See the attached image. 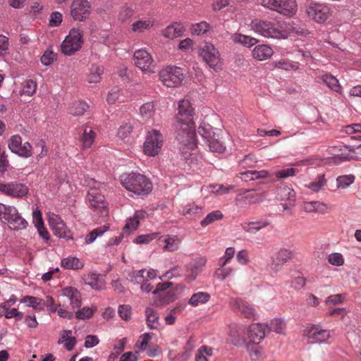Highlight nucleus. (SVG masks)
I'll use <instances>...</instances> for the list:
<instances>
[{"label": "nucleus", "instance_id": "1", "mask_svg": "<svg viewBox=\"0 0 361 361\" xmlns=\"http://www.w3.org/2000/svg\"><path fill=\"white\" fill-rule=\"evenodd\" d=\"M193 115L191 102L187 99L180 100L173 126L180 154L185 158L197 156L198 152Z\"/></svg>", "mask_w": 361, "mask_h": 361}, {"label": "nucleus", "instance_id": "2", "mask_svg": "<svg viewBox=\"0 0 361 361\" xmlns=\"http://www.w3.org/2000/svg\"><path fill=\"white\" fill-rule=\"evenodd\" d=\"M121 184L128 191L139 196H145L152 190V183L145 175L139 173L124 174L121 176Z\"/></svg>", "mask_w": 361, "mask_h": 361}, {"label": "nucleus", "instance_id": "3", "mask_svg": "<svg viewBox=\"0 0 361 361\" xmlns=\"http://www.w3.org/2000/svg\"><path fill=\"white\" fill-rule=\"evenodd\" d=\"M252 29L257 33L265 37L285 39L288 37L287 32L281 27L271 22L255 19L251 23Z\"/></svg>", "mask_w": 361, "mask_h": 361}, {"label": "nucleus", "instance_id": "4", "mask_svg": "<svg viewBox=\"0 0 361 361\" xmlns=\"http://www.w3.org/2000/svg\"><path fill=\"white\" fill-rule=\"evenodd\" d=\"M159 79L167 87H180L185 78V73L183 68L176 66H167L159 73Z\"/></svg>", "mask_w": 361, "mask_h": 361}, {"label": "nucleus", "instance_id": "5", "mask_svg": "<svg viewBox=\"0 0 361 361\" xmlns=\"http://www.w3.org/2000/svg\"><path fill=\"white\" fill-rule=\"evenodd\" d=\"M82 43V32L79 29L73 28L62 42L61 51L65 55H73L81 48Z\"/></svg>", "mask_w": 361, "mask_h": 361}, {"label": "nucleus", "instance_id": "6", "mask_svg": "<svg viewBox=\"0 0 361 361\" xmlns=\"http://www.w3.org/2000/svg\"><path fill=\"white\" fill-rule=\"evenodd\" d=\"M163 142L164 136L159 131H149L143 145L144 154L148 157H155L162 147Z\"/></svg>", "mask_w": 361, "mask_h": 361}, {"label": "nucleus", "instance_id": "7", "mask_svg": "<svg viewBox=\"0 0 361 361\" xmlns=\"http://www.w3.org/2000/svg\"><path fill=\"white\" fill-rule=\"evenodd\" d=\"M305 13L310 18L319 23L325 22L331 16L329 6L317 2L310 3L306 6Z\"/></svg>", "mask_w": 361, "mask_h": 361}, {"label": "nucleus", "instance_id": "8", "mask_svg": "<svg viewBox=\"0 0 361 361\" xmlns=\"http://www.w3.org/2000/svg\"><path fill=\"white\" fill-rule=\"evenodd\" d=\"M135 66L145 73H153L156 63L152 55L145 49H138L133 55Z\"/></svg>", "mask_w": 361, "mask_h": 361}, {"label": "nucleus", "instance_id": "9", "mask_svg": "<svg viewBox=\"0 0 361 361\" xmlns=\"http://www.w3.org/2000/svg\"><path fill=\"white\" fill-rule=\"evenodd\" d=\"M230 305L233 310L241 317L250 319H257V311L253 305L240 298H232Z\"/></svg>", "mask_w": 361, "mask_h": 361}, {"label": "nucleus", "instance_id": "10", "mask_svg": "<svg viewBox=\"0 0 361 361\" xmlns=\"http://www.w3.org/2000/svg\"><path fill=\"white\" fill-rule=\"evenodd\" d=\"M91 13V4L88 0H73L70 14L75 20L84 21Z\"/></svg>", "mask_w": 361, "mask_h": 361}, {"label": "nucleus", "instance_id": "11", "mask_svg": "<svg viewBox=\"0 0 361 361\" xmlns=\"http://www.w3.org/2000/svg\"><path fill=\"white\" fill-rule=\"evenodd\" d=\"M200 55L211 68H219L221 63L220 54L212 43H204L200 48Z\"/></svg>", "mask_w": 361, "mask_h": 361}, {"label": "nucleus", "instance_id": "12", "mask_svg": "<svg viewBox=\"0 0 361 361\" xmlns=\"http://www.w3.org/2000/svg\"><path fill=\"white\" fill-rule=\"evenodd\" d=\"M87 200L90 207L97 212V215L101 216L108 215L107 204L104 196L99 193L97 190L91 189L88 192Z\"/></svg>", "mask_w": 361, "mask_h": 361}, {"label": "nucleus", "instance_id": "13", "mask_svg": "<svg viewBox=\"0 0 361 361\" xmlns=\"http://www.w3.org/2000/svg\"><path fill=\"white\" fill-rule=\"evenodd\" d=\"M8 146L12 152L16 154L23 157H32V147L28 142L22 143V138L19 135H12L8 140Z\"/></svg>", "mask_w": 361, "mask_h": 361}, {"label": "nucleus", "instance_id": "14", "mask_svg": "<svg viewBox=\"0 0 361 361\" xmlns=\"http://www.w3.org/2000/svg\"><path fill=\"white\" fill-rule=\"evenodd\" d=\"M0 192L14 198H22L27 196L29 189L25 185L18 182L0 183Z\"/></svg>", "mask_w": 361, "mask_h": 361}, {"label": "nucleus", "instance_id": "15", "mask_svg": "<svg viewBox=\"0 0 361 361\" xmlns=\"http://www.w3.org/2000/svg\"><path fill=\"white\" fill-rule=\"evenodd\" d=\"M49 223L55 235L66 240L72 239L70 230L59 216L52 214L49 217Z\"/></svg>", "mask_w": 361, "mask_h": 361}, {"label": "nucleus", "instance_id": "16", "mask_svg": "<svg viewBox=\"0 0 361 361\" xmlns=\"http://www.w3.org/2000/svg\"><path fill=\"white\" fill-rule=\"evenodd\" d=\"M207 259L204 257L196 258L185 266V280L187 283L194 281L202 271Z\"/></svg>", "mask_w": 361, "mask_h": 361}, {"label": "nucleus", "instance_id": "17", "mask_svg": "<svg viewBox=\"0 0 361 361\" xmlns=\"http://www.w3.org/2000/svg\"><path fill=\"white\" fill-rule=\"evenodd\" d=\"M305 336L312 343H321L326 342L330 337L329 330L322 329L319 326L312 325L307 327L304 332Z\"/></svg>", "mask_w": 361, "mask_h": 361}, {"label": "nucleus", "instance_id": "18", "mask_svg": "<svg viewBox=\"0 0 361 361\" xmlns=\"http://www.w3.org/2000/svg\"><path fill=\"white\" fill-rule=\"evenodd\" d=\"M267 333H269L268 325L265 324H252L248 331L250 343H259Z\"/></svg>", "mask_w": 361, "mask_h": 361}, {"label": "nucleus", "instance_id": "19", "mask_svg": "<svg viewBox=\"0 0 361 361\" xmlns=\"http://www.w3.org/2000/svg\"><path fill=\"white\" fill-rule=\"evenodd\" d=\"M62 295L68 298L70 305L73 309L79 308L81 306V294L80 291L74 287L67 286L62 289Z\"/></svg>", "mask_w": 361, "mask_h": 361}, {"label": "nucleus", "instance_id": "20", "mask_svg": "<svg viewBox=\"0 0 361 361\" xmlns=\"http://www.w3.org/2000/svg\"><path fill=\"white\" fill-rule=\"evenodd\" d=\"M275 11L287 16H293L297 11L295 0H278Z\"/></svg>", "mask_w": 361, "mask_h": 361}, {"label": "nucleus", "instance_id": "21", "mask_svg": "<svg viewBox=\"0 0 361 361\" xmlns=\"http://www.w3.org/2000/svg\"><path fill=\"white\" fill-rule=\"evenodd\" d=\"M270 222L265 219L254 221H244L241 224L242 229L248 233H256L262 228L267 227Z\"/></svg>", "mask_w": 361, "mask_h": 361}, {"label": "nucleus", "instance_id": "22", "mask_svg": "<svg viewBox=\"0 0 361 361\" xmlns=\"http://www.w3.org/2000/svg\"><path fill=\"white\" fill-rule=\"evenodd\" d=\"M82 135L80 136L79 141L84 148H89L93 144L96 133L92 128L85 125L81 128Z\"/></svg>", "mask_w": 361, "mask_h": 361}, {"label": "nucleus", "instance_id": "23", "mask_svg": "<svg viewBox=\"0 0 361 361\" xmlns=\"http://www.w3.org/2000/svg\"><path fill=\"white\" fill-rule=\"evenodd\" d=\"M252 53L254 59L261 61L269 59L273 55L274 51L269 45L259 44L253 49Z\"/></svg>", "mask_w": 361, "mask_h": 361}, {"label": "nucleus", "instance_id": "24", "mask_svg": "<svg viewBox=\"0 0 361 361\" xmlns=\"http://www.w3.org/2000/svg\"><path fill=\"white\" fill-rule=\"evenodd\" d=\"M85 283L95 290H101L104 288L105 283L99 274L94 272H89L84 275Z\"/></svg>", "mask_w": 361, "mask_h": 361}, {"label": "nucleus", "instance_id": "25", "mask_svg": "<svg viewBox=\"0 0 361 361\" xmlns=\"http://www.w3.org/2000/svg\"><path fill=\"white\" fill-rule=\"evenodd\" d=\"M273 174L270 172L262 170V171H257V170H247L243 172L240 173V178L245 180H253L258 178H272Z\"/></svg>", "mask_w": 361, "mask_h": 361}, {"label": "nucleus", "instance_id": "26", "mask_svg": "<svg viewBox=\"0 0 361 361\" xmlns=\"http://www.w3.org/2000/svg\"><path fill=\"white\" fill-rule=\"evenodd\" d=\"M8 228L13 231H18L25 229L27 226V221L18 212L6 224Z\"/></svg>", "mask_w": 361, "mask_h": 361}, {"label": "nucleus", "instance_id": "27", "mask_svg": "<svg viewBox=\"0 0 361 361\" xmlns=\"http://www.w3.org/2000/svg\"><path fill=\"white\" fill-rule=\"evenodd\" d=\"M58 343L63 344L66 350H72L76 344V338L72 336L71 330H63L60 333Z\"/></svg>", "mask_w": 361, "mask_h": 361}, {"label": "nucleus", "instance_id": "28", "mask_svg": "<svg viewBox=\"0 0 361 361\" xmlns=\"http://www.w3.org/2000/svg\"><path fill=\"white\" fill-rule=\"evenodd\" d=\"M185 31L183 25L180 23H175L166 27L163 31V35L169 39H173L180 37Z\"/></svg>", "mask_w": 361, "mask_h": 361}, {"label": "nucleus", "instance_id": "29", "mask_svg": "<svg viewBox=\"0 0 361 361\" xmlns=\"http://www.w3.org/2000/svg\"><path fill=\"white\" fill-rule=\"evenodd\" d=\"M18 212L14 206L0 203V221L3 224H6Z\"/></svg>", "mask_w": 361, "mask_h": 361}, {"label": "nucleus", "instance_id": "30", "mask_svg": "<svg viewBox=\"0 0 361 361\" xmlns=\"http://www.w3.org/2000/svg\"><path fill=\"white\" fill-rule=\"evenodd\" d=\"M104 73V68L102 66L93 64L89 70V73L87 75V81L89 83L99 82L102 79V75Z\"/></svg>", "mask_w": 361, "mask_h": 361}, {"label": "nucleus", "instance_id": "31", "mask_svg": "<svg viewBox=\"0 0 361 361\" xmlns=\"http://www.w3.org/2000/svg\"><path fill=\"white\" fill-rule=\"evenodd\" d=\"M162 241L165 243L163 250L166 252L176 251L180 244V240L177 235H166Z\"/></svg>", "mask_w": 361, "mask_h": 361}, {"label": "nucleus", "instance_id": "32", "mask_svg": "<svg viewBox=\"0 0 361 361\" xmlns=\"http://www.w3.org/2000/svg\"><path fill=\"white\" fill-rule=\"evenodd\" d=\"M231 39L234 43H238L247 47H250L258 42L257 39L240 33L232 35Z\"/></svg>", "mask_w": 361, "mask_h": 361}, {"label": "nucleus", "instance_id": "33", "mask_svg": "<svg viewBox=\"0 0 361 361\" xmlns=\"http://www.w3.org/2000/svg\"><path fill=\"white\" fill-rule=\"evenodd\" d=\"M302 209L307 212H319L325 213L327 210V206L326 204L319 201L306 202L303 203Z\"/></svg>", "mask_w": 361, "mask_h": 361}, {"label": "nucleus", "instance_id": "34", "mask_svg": "<svg viewBox=\"0 0 361 361\" xmlns=\"http://www.w3.org/2000/svg\"><path fill=\"white\" fill-rule=\"evenodd\" d=\"M61 266L67 269L78 270L83 267V263L76 257L69 256L61 260Z\"/></svg>", "mask_w": 361, "mask_h": 361}, {"label": "nucleus", "instance_id": "35", "mask_svg": "<svg viewBox=\"0 0 361 361\" xmlns=\"http://www.w3.org/2000/svg\"><path fill=\"white\" fill-rule=\"evenodd\" d=\"M21 303H27L28 307H32L34 310L41 311L45 306L44 300L41 298L26 295L23 297L21 300Z\"/></svg>", "mask_w": 361, "mask_h": 361}, {"label": "nucleus", "instance_id": "36", "mask_svg": "<svg viewBox=\"0 0 361 361\" xmlns=\"http://www.w3.org/2000/svg\"><path fill=\"white\" fill-rule=\"evenodd\" d=\"M154 25V20L151 18L139 20L131 25V31L133 32H142L150 29Z\"/></svg>", "mask_w": 361, "mask_h": 361}, {"label": "nucleus", "instance_id": "37", "mask_svg": "<svg viewBox=\"0 0 361 361\" xmlns=\"http://www.w3.org/2000/svg\"><path fill=\"white\" fill-rule=\"evenodd\" d=\"M321 78L323 82L325 83L329 89L336 92L341 93V87L336 77L331 74H325L323 75Z\"/></svg>", "mask_w": 361, "mask_h": 361}, {"label": "nucleus", "instance_id": "38", "mask_svg": "<svg viewBox=\"0 0 361 361\" xmlns=\"http://www.w3.org/2000/svg\"><path fill=\"white\" fill-rule=\"evenodd\" d=\"M264 197L262 193L257 192L253 190H247L244 193V198L249 204H259L263 201Z\"/></svg>", "mask_w": 361, "mask_h": 361}, {"label": "nucleus", "instance_id": "39", "mask_svg": "<svg viewBox=\"0 0 361 361\" xmlns=\"http://www.w3.org/2000/svg\"><path fill=\"white\" fill-rule=\"evenodd\" d=\"M210 295L206 292H198L192 295L189 300L191 306L196 307L200 304H204L209 301Z\"/></svg>", "mask_w": 361, "mask_h": 361}, {"label": "nucleus", "instance_id": "40", "mask_svg": "<svg viewBox=\"0 0 361 361\" xmlns=\"http://www.w3.org/2000/svg\"><path fill=\"white\" fill-rule=\"evenodd\" d=\"M89 108L87 103L82 101H76L69 107V113L74 116L82 115Z\"/></svg>", "mask_w": 361, "mask_h": 361}, {"label": "nucleus", "instance_id": "41", "mask_svg": "<svg viewBox=\"0 0 361 361\" xmlns=\"http://www.w3.org/2000/svg\"><path fill=\"white\" fill-rule=\"evenodd\" d=\"M292 257V252L290 250L287 249H281L276 255V257L274 259V264L276 267L283 264Z\"/></svg>", "mask_w": 361, "mask_h": 361}, {"label": "nucleus", "instance_id": "42", "mask_svg": "<svg viewBox=\"0 0 361 361\" xmlns=\"http://www.w3.org/2000/svg\"><path fill=\"white\" fill-rule=\"evenodd\" d=\"M147 324L150 329H157L159 324V316L151 307L146 308Z\"/></svg>", "mask_w": 361, "mask_h": 361}, {"label": "nucleus", "instance_id": "43", "mask_svg": "<svg viewBox=\"0 0 361 361\" xmlns=\"http://www.w3.org/2000/svg\"><path fill=\"white\" fill-rule=\"evenodd\" d=\"M247 351L252 361H257L262 355V350L259 343H249L246 345Z\"/></svg>", "mask_w": 361, "mask_h": 361}, {"label": "nucleus", "instance_id": "44", "mask_svg": "<svg viewBox=\"0 0 361 361\" xmlns=\"http://www.w3.org/2000/svg\"><path fill=\"white\" fill-rule=\"evenodd\" d=\"M286 328V325L281 319H274L268 325L269 332L272 331L279 334H284Z\"/></svg>", "mask_w": 361, "mask_h": 361}, {"label": "nucleus", "instance_id": "45", "mask_svg": "<svg viewBox=\"0 0 361 361\" xmlns=\"http://www.w3.org/2000/svg\"><path fill=\"white\" fill-rule=\"evenodd\" d=\"M106 100L109 104H114L116 102H123L126 100V96L124 95L123 91L118 89H113L108 94Z\"/></svg>", "mask_w": 361, "mask_h": 361}, {"label": "nucleus", "instance_id": "46", "mask_svg": "<svg viewBox=\"0 0 361 361\" xmlns=\"http://www.w3.org/2000/svg\"><path fill=\"white\" fill-rule=\"evenodd\" d=\"M108 229L109 226L107 225H104L102 226L93 229L85 237L86 243H92L98 236L102 235L104 233L108 231Z\"/></svg>", "mask_w": 361, "mask_h": 361}, {"label": "nucleus", "instance_id": "47", "mask_svg": "<svg viewBox=\"0 0 361 361\" xmlns=\"http://www.w3.org/2000/svg\"><path fill=\"white\" fill-rule=\"evenodd\" d=\"M199 134L209 142L210 140L214 137L215 133L213 130V128L209 124L200 125L198 128Z\"/></svg>", "mask_w": 361, "mask_h": 361}, {"label": "nucleus", "instance_id": "48", "mask_svg": "<svg viewBox=\"0 0 361 361\" xmlns=\"http://www.w3.org/2000/svg\"><path fill=\"white\" fill-rule=\"evenodd\" d=\"M223 214L220 211H214L208 214L206 217L202 219L200 222L202 226L204 227L214 222L215 221L221 219Z\"/></svg>", "mask_w": 361, "mask_h": 361}, {"label": "nucleus", "instance_id": "49", "mask_svg": "<svg viewBox=\"0 0 361 361\" xmlns=\"http://www.w3.org/2000/svg\"><path fill=\"white\" fill-rule=\"evenodd\" d=\"M355 180L353 175L340 176L336 178L337 187L338 188H346L350 185Z\"/></svg>", "mask_w": 361, "mask_h": 361}, {"label": "nucleus", "instance_id": "50", "mask_svg": "<svg viewBox=\"0 0 361 361\" xmlns=\"http://www.w3.org/2000/svg\"><path fill=\"white\" fill-rule=\"evenodd\" d=\"M274 67L285 71H295L298 69L297 63L290 62V61L281 59L274 63Z\"/></svg>", "mask_w": 361, "mask_h": 361}, {"label": "nucleus", "instance_id": "51", "mask_svg": "<svg viewBox=\"0 0 361 361\" xmlns=\"http://www.w3.org/2000/svg\"><path fill=\"white\" fill-rule=\"evenodd\" d=\"M348 150L344 145L333 146L329 148V153L332 155L331 158H348L343 152Z\"/></svg>", "mask_w": 361, "mask_h": 361}, {"label": "nucleus", "instance_id": "52", "mask_svg": "<svg viewBox=\"0 0 361 361\" xmlns=\"http://www.w3.org/2000/svg\"><path fill=\"white\" fill-rule=\"evenodd\" d=\"M140 114L145 119H148L154 114L155 108L153 102H147L140 107Z\"/></svg>", "mask_w": 361, "mask_h": 361}, {"label": "nucleus", "instance_id": "53", "mask_svg": "<svg viewBox=\"0 0 361 361\" xmlns=\"http://www.w3.org/2000/svg\"><path fill=\"white\" fill-rule=\"evenodd\" d=\"M151 339L152 335L150 334H143L137 339L135 343V347L139 350V351H144L146 350V348Z\"/></svg>", "mask_w": 361, "mask_h": 361}, {"label": "nucleus", "instance_id": "54", "mask_svg": "<svg viewBox=\"0 0 361 361\" xmlns=\"http://www.w3.org/2000/svg\"><path fill=\"white\" fill-rule=\"evenodd\" d=\"M37 90V83L32 80H27L24 82L22 88V94L27 96L33 95Z\"/></svg>", "mask_w": 361, "mask_h": 361}, {"label": "nucleus", "instance_id": "55", "mask_svg": "<svg viewBox=\"0 0 361 361\" xmlns=\"http://www.w3.org/2000/svg\"><path fill=\"white\" fill-rule=\"evenodd\" d=\"M133 14L134 10L131 7L127 6H122L120 8L118 15V20L123 23L126 22V20H129Z\"/></svg>", "mask_w": 361, "mask_h": 361}, {"label": "nucleus", "instance_id": "56", "mask_svg": "<svg viewBox=\"0 0 361 361\" xmlns=\"http://www.w3.org/2000/svg\"><path fill=\"white\" fill-rule=\"evenodd\" d=\"M209 188H211V192L212 193L221 195L224 194H228L230 192V190L233 188V186H225L222 184H216L210 185Z\"/></svg>", "mask_w": 361, "mask_h": 361}, {"label": "nucleus", "instance_id": "57", "mask_svg": "<svg viewBox=\"0 0 361 361\" xmlns=\"http://www.w3.org/2000/svg\"><path fill=\"white\" fill-rule=\"evenodd\" d=\"M209 27L210 26L207 22L202 21L192 25L191 29L192 33L197 35H201L207 32L209 30Z\"/></svg>", "mask_w": 361, "mask_h": 361}, {"label": "nucleus", "instance_id": "58", "mask_svg": "<svg viewBox=\"0 0 361 361\" xmlns=\"http://www.w3.org/2000/svg\"><path fill=\"white\" fill-rule=\"evenodd\" d=\"M133 127L131 124L126 123L122 124L117 132V137L121 140H125L129 136L132 131Z\"/></svg>", "mask_w": 361, "mask_h": 361}, {"label": "nucleus", "instance_id": "59", "mask_svg": "<svg viewBox=\"0 0 361 361\" xmlns=\"http://www.w3.org/2000/svg\"><path fill=\"white\" fill-rule=\"evenodd\" d=\"M298 173V170L295 168H288L281 170H279L274 173L276 178H286L290 176H295Z\"/></svg>", "mask_w": 361, "mask_h": 361}, {"label": "nucleus", "instance_id": "60", "mask_svg": "<svg viewBox=\"0 0 361 361\" xmlns=\"http://www.w3.org/2000/svg\"><path fill=\"white\" fill-rule=\"evenodd\" d=\"M328 262L334 266L341 267L344 264V258L341 253L334 252L328 256Z\"/></svg>", "mask_w": 361, "mask_h": 361}, {"label": "nucleus", "instance_id": "61", "mask_svg": "<svg viewBox=\"0 0 361 361\" xmlns=\"http://www.w3.org/2000/svg\"><path fill=\"white\" fill-rule=\"evenodd\" d=\"M94 310L88 307H85L76 312L75 316L78 319H90L92 317Z\"/></svg>", "mask_w": 361, "mask_h": 361}, {"label": "nucleus", "instance_id": "62", "mask_svg": "<svg viewBox=\"0 0 361 361\" xmlns=\"http://www.w3.org/2000/svg\"><path fill=\"white\" fill-rule=\"evenodd\" d=\"M183 310L181 306H176L170 310L168 315L165 317V322L168 325H172L176 320V314L180 313Z\"/></svg>", "mask_w": 361, "mask_h": 361}, {"label": "nucleus", "instance_id": "63", "mask_svg": "<svg viewBox=\"0 0 361 361\" xmlns=\"http://www.w3.org/2000/svg\"><path fill=\"white\" fill-rule=\"evenodd\" d=\"M208 142L210 151L216 153H221L225 150V147L218 140V139L212 138Z\"/></svg>", "mask_w": 361, "mask_h": 361}, {"label": "nucleus", "instance_id": "64", "mask_svg": "<svg viewBox=\"0 0 361 361\" xmlns=\"http://www.w3.org/2000/svg\"><path fill=\"white\" fill-rule=\"evenodd\" d=\"M345 295L344 294H335L329 296L325 302L326 305H339L342 304L345 300Z\"/></svg>", "mask_w": 361, "mask_h": 361}]
</instances>
